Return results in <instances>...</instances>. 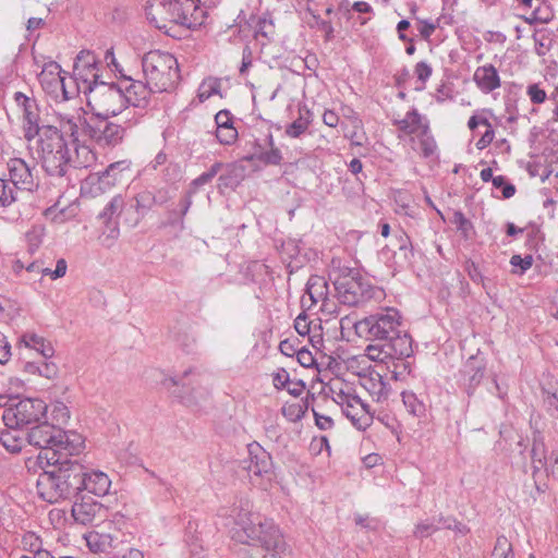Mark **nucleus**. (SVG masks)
Returning a JSON list of instances; mask_svg holds the SVG:
<instances>
[{"label": "nucleus", "mask_w": 558, "mask_h": 558, "mask_svg": "<svg viewBox=\"0 0 558 558\" xmlns=\"http://www.w3.org/2000/svg\"><path fill=\"white\" fill-rule=\"evenodd\" d=\"M324 450L330 456V446L326 436L314 437L310 444V451L313 456L320 454Z\"/></svg>", "instance_id": "bf43d9fd"}, {"label": "nucleus", "mask_w": 558, "mask_h": 558, "mask_svg": "<svg viewBox=\"0 0 558 558\" xmlns=\"http://www.w3.org/2000/svg\"><path fill=\"white\" fill-rule=\"evenodd\" d=\"M265 145L269 149L259 144L257 141L254 142V151L243 158L246 161H259L265 166H280L283 156L281 150L275 146L274 136L271 133L266 135Z\"/></svg>", "instance_id": "4be33fe9"}, {"label": "nucleus", "mask_w": 558, "mask_h": 558, "mask_svg": "<svg viewBox=\"0 0 558 558\" xmlns=\"http://www.w3.org/2000/svg\"><path fill=\"white\" fill-rule=\"evenodd\" d=\"M359 383L374 400L381 401L387 399L389 387L377 369L371 367L363 369L359 373Z\"/></svg>", "instance_id": "412c9836"}, {"label": "nucleus", "mask_w": 558, "mask_h": 558, "mask_svg": "<svg viewBox=\"0 0 558 558\" xmlns=\"http://www.w3.org/2000/svg\"><path fill=\"white\" fill-rule=\"evenodd\" d=\"M344 402L347 403V408H343V414L347 418H355L359 414L357 412L352 413L349 409H354L356 405H360L366 413H369L368 405L362 401V399L357 396L347 395L341 397V405L343 407Z\"/></svg>", "instance_id": "09e8293b"}, {"label": "nucleus", "mask_w": 558, "mask_h": 558, "mask_svg": "<svg viewBox=\"0 0 558 558\" xmlns=\"http://www.w3.org/2000/svg\"><path fill=\"white\" fill-rule=\"evenodd\" d=\"M547 475H551L558 481V450H553L549 454V461L544 468Z\"/></svg>", "instance_id": "774afa93"}, {"label": "nucleus", "mask_w": 558, "mask_h": 558, "mask_svg": "<svg viewBox=\"0 0 558 558\" xmlns=\"http://www.w3.org/2000/svg\"><path fill=\"white\" fill-rule=\"evenodd\" d=\"M22 544L25 549H28L33 555H36L37 550H41V539L33 532H27L23 535Z\"/></svg>", "instance_id": "052dcab7"}, {"label": "nucleus", "mask_w": 558, "mask_h": 558, "mask_svg": "<svg viewBox=\"0 0 558 558\" xmlns=\"http://www.w3.org/2000/svg\"><path fill=\"white\" fill-rule=\"evenodd\" d=\"M247 459L243 460V468L251 477L270 481L272 476V459L259 444L253 441L247 445Z\"/></svg>", "instance_id": "4468645a"}, {"label": "nucleus", "mask_w": 558, "mask_h": 558, "mask_svg": "<svg viewBox=\"0 0 558 558\" xmlns=\"http://www.w3.org/2000/svg\"><path fill=\"white\" fill-rule=\"evenodd\" d=\"M59 367L53 362H48L45 360L43 363H39L38 375L45 377L47 379H54L58 377Z\"/></svg>", "instance_id": "e2e57ef3"}, {"label": "nucleus", "mask_w": 558, "mask_h": 558, "mask_svg": "<svg viewBox=\"0 0 558 558\" xmlns=\"http://www.w3.org/2000/svg\"><path fill=\"white\" fill-rule=\"evenodd\" d=\"M526 95L533 105H542L547 99V93L541 83H532L526 86Z\"/></svg>", "instance_id": "603ef678"}, {"label": "nucleus", "mask_w": 558, "mask_h": 558, "mask_svg": "<svg viewBox=\"0 0 558 558\" xmlns=\"http://www.w3.org/2000/svg\"><path fill=\"white\" fill-rule=\"evenodd\" d=\"M44 229L41 227H33L25 234V241L27 244V251L29 254H34L43 243Z\"/></svg>", "instance_id": "8fccbe9b"}, {"label": "nucleus", "mask_w": 558, "mask_h": 558, "mask_svg": "<svg viewBox=\"0 0 558 558\" xmlns=\"http://www.w3.org/2000/svg\"><path fill=\"white\" fill-rule=\"evenodd\" d=\"M510 265L514 268L512 270L513 274L523 275L532 267L533 256L531 254H527L524 257H522L519 254H514L510 258Z\"/></svg>", "instance_id": "3c124183"}, {"label": "nucleus", "mask_w": 558, "mask_h": 558, "mask_svg": "<svg viewBox=\"0 0 558 558\" xmlns=\"http://www.w3.org/2000/svg\"><path fill=\"white\" fill-rule=\"evenodd\" d=\"M520 19H522L529 25L548 24L554 19V12L547 5L537 7L532 11L530 15H521Z\"/></svg>", "instance_id": "a19ab883"}, {"label": "nucleus", "mask_w": 558, "mask_h": 558, "mask_svg": "<svg viewBox=\"0 0 558 558\" xmlns=\"http://www.w3.org/2000/svg\"><path fill=\"white\" fill-rule=\"evenodd\" d=\"M223 162L216 161L210 168L195 178L190 185V194H195L202 186L210 183L222 171Z\"/></svg>", "instance_id": "c9c22d12"}, {"label": "nucleus", "mask_w": 558, "mask_h": 558, "mask_svg": "<svg viewBox=\"0 0 558 558\" xmlns=\"http://www.w3.org/2000/svg\"><path fill=\"white\" fill-rule=\"evenodd\" d=\"M530 423L531 427L534 429L531 458L533 464V476L535 477V475L547 465L549 456H547L544 436L537 427V421H535V425H532V421H530Z\"/></svg>", "instance_id": "c85d7f7f"}, {"label": "nucleus", "mask_w": 558, "mask_h": 558, "mask_svg": "<svg viewBox=\"0 0 558 558\" xmlns=\"http://www.w3.org/2000/svg\"><path fill=\"white\" fill-rule=\"evenodd\" d=\"M47 404L41 399H20L14 408L3 410L1 418H41L46 415Z\"/></svg>", "instance_id": "6ab92c4d"}, {"label": "nucleus", "mask_w": 558, "mask_h": 558, "mask_svg": "<svg viewBox=\"0 0 558 558\" xmlns=\"http://www.w3.org/2000/svg\"><path fill=\"white\" fill-rule=\"evenodd\" d=\"M402 401L407 411L413 416H424L426 414V404L412 391L402 392Z\"/></svg>", "instance_id": "4c0bfd02"}, {"label": "nucleus", "mask_w": 558, "mask_h": 558, "mask_svg": "<svg viewBox=\"0 0 558 558\" xmlns=\"http://www.w3.org/2000/svg\"><path fill=\"white\" fill-rule=\"evenodd\" d=\"M131 166L132 161L129 159L110 163L98 174V190L106 192L117 185L124 178V173L131 171Z\"/></svg>", "instance_id": "393cba45"}, {"label": "nucleus", "mask_w": 558, "mask_h": 558, "mask_svg": "<svg viewBox=\"0 0 558 558\" xmlns=\"http://www.w3.org/2000/svg\"><path fill=\"white\" fill-rule=\"evenodd\" d=\"M464 271L468 274L469 278L476 284H481L483 288H486L485 277L483 276L480 267L475 262L471 259H466L464 263Z\"/></svg>", "instance_id": "864d4df0"}, {"label": "nucleus", "mask_w": 558, "mask_h": 558, "mask_svg": "<svg viewBox=\"0 0 558 558\" xmlns=\"http://www.w3.org/2000/svg\"><path fill=\"white\" fill-rule=\"evenodd\" d=\"M0 442L10 452H20L27 442V425L31 421H2Z\"/></svg>", "instance_id": "a211bd4d"}, {"label": "nucleus", "mask_w": 558, "mask_h": 558, "mask_svg": "<svg viewBox=\"0 0 558 558\" xmlns=\"http://www.w3.org/2000/svg\"><path fill=\"white\" fill-rule=\"evenodd\" d=\"M17 190L8 180L0 178V206L8 207L16 201Z\"/></svg>", "instance_id": "49530a36"}, {"label": "nucleus", "mask_w": 558, "mask_h": 558, "mask_svg": "<svg viewBox=\"0 0 558 558\" xmlns=\"http://www.w3.org/2000/svg\"><path fill=\"white\" fill-rule=\"evenodd\" d=\"M34 422L37 424L32 427L27 426V444L50 451L60 427L51 424L49 421Z\"/></svg>", "instance_id": "aec40b11"}, {"label": "nucleus", "mask_w": 558, "mask_h": 558, "mask_svg": "<svg viewBox=\"0 0 558 558\" xmlns=\"http://www.w3.org/2000/svg\"><path fill=\"white\" fill-rule=\"evenodd\" d=\"M21 343H23L26 348H31L39 352L45 360L52 357L54 354V349L51 343L48 342L45 338L33 332L24 333L21 337Z\"/></svg>", "instance_id": "2f4dec72"}, {"label": "nucleus", "mask_w": 558, "mask_h": 558, "mask_svg": "<svg viewBox=\"0 0 558 558\" xmlns=\"http://www.w3.org/2000/svg\"><path fill=\"white\" fill-rule=\"evenodd\" d=\"M74 472L78 478V492L86 490L98 497L109 493L111 481L106 473L95 470L86 472L81 463H74Z\"/></svg>", "instance_id": "2eb2a0df"}, {"label": "nucleus", "mask_w": 558, "mask_h": 558, "mask_svg": "<svg viewBox=\"0 0 558 558\" xmlns=\"http://www.w3.org/2000/svg\"><path fill=\"white\" fill-rule=\"evenodd\" d=\"M9 181L16 190L34 192L39 185L37 163L22 158H10L7 162Z\"/></svg>", "instance_id": "9d476101"}, {"label": "nucleus", "mask_w": 558, "mask_h": 558, "mask_svg": "<svg viewBox=\"0 0 558 558\" xmlns=\"http://www.w3.org/2000/svg\"><path fill=\"white\" fill-rule=\"evenodd\" d=\"M117 538L118 536L111 534L90 533L86 541L90 550L106 553L109 556V551L114 549Z\"/></svg>", "instance_id": "473e14b6"}, {"label": "nucleus", "mask_w": 558, "mask_h": 558, "mask_svg": "<svg viewBox=\"0 0 558 558\" xmlns=\"http://www.w3.org/2000/svg\"><path fill=\"white\" fill-rule=\"evenodd\" d=\"M170 22L196 28L202 26L206 19V11L195 0H169Z\"/></svg>", "instance_id": "f8f14e48"}, {"label": "nucleus", "mask_w": 558, "mask_h": 558, "mask_svg": "<svg viewBox=\"0 0 558 558\" xmlns=\"http://www.w3.org/2000/svg\"><path fill=\"white\" fill-rule=\"evenodd\" d=\"M52 471H44L36 482L37 494L43 500L54 504L78 493V478L74 472V463L53 465Z\"/></svg>", "instance_id": "423d86ee"}, {"label": "nucleus", "mask_w": 558, "mask_h": 558, "mask_svg": "<svg viewBox=\"0 0 558 558\" xmlns=\"http://www.w3.org/2000/svg\"><path fill=\"white\" fill-rule=\"evenodd\" d=\"M336 298L348 306H357L374 296V288L359 269L348 266L333 267L329 272Z\"/></svg>", "instance_id": "20e7f679"}, {"label": "nucleus", "mask_w": 558, "mask_h": 558, "mask_svg": "<svg viewBox=\"0 0 558 558\" xmlns=\"http://www.w3.org/2000/svg\"><path fill=\"white\" fill-rule=\"evenodd\" d=\"M134 201V208L140 217L134 222V226H136L140 219L156 205L155 193L150 190L141 191L135 195Z\"/></svg>", "instance_id": "f704fd0d"}, {"label": "nucleus", "mask_w": 558, "mask_h": 558, "mask_svg": "<svg viewBox=\"0 0 558 558\" xmlns=\"http://www.w3.org/2000/svg\"><path fill=\"white\" fill-rule=\"evenodd\" d=\"M62 78L64 82V88L60 89L57 101L70 100L77 96L81 90L83 92L82 85L75 80L74 76L66 77L63 75Z\"/></svg>", "instance_id": "79ce46f5"}, {"label": "nucleus", "mask_w": 558, "mask_h": 558, "mask_svg": "<svg viewBox=\"0 0 558 558\" xmlns=\"http://www.w3.org/2000/svg\"><path fill=\"white\" fill-rule=\"evenodd\" d=\"M101 511L102 505L89 496L77 498L71 509L74 521L82 525L92 524Z\"/></svg>", "instance_id": "5701e85b"}, {"label": "nucleus", "mask_w": 558, "mask_h": 558, "mask_svg": "<svg viewBox=\"0 0 558 558\" xmlns=\"http://www.w3.org/2000/svg\"><path fill=\"white\" fill-rule=\"evenodd\" d=\"M119 82L122 95L125 96V107L145 108L148 105L150 94L155 93L147 82L133 80L131 76L121 75Z\"/></svg>", "instance_id": "dca6fc26"}, {"label": "nucleus", "mask_w": 558, "mask_h": 558, "mask_svg": "<svg viewBox=\"0 0 558 558\" xmlns=\"http://www.w3.org/2000/svg\"><path fill=\"white\" fill-rule=\"evenodd\" d=\"M395 239L397 240L399 255L402 259L399 266L404 267L410 265L413 257V248L410 236L401 230L395 234Z\"/></svg>", "instance_id": "e433bc0d"}, {"label": "nucleus", "mask_w": 558, "mask_h": 558, "mask_svg": "<svg viewBox=\"0 0 558 558\" xmlns=\"http://www.w3.org/2000/svg\"><path fill=\"white\" fill-rule=\"evenodd\" d=\"M88 105L94 102L98 108L104 109V116H117L125 108V96L122 95L121 85L117 83L100 82L88 87Z\"/></svg>", "instance_id": "1a4fd4ad"}, {"label": "nucleus", "mask_w": 558, "mask_h": 558, "mask_svg": "<svg viewBox=\"0 0 558 558\" xmlns=\"http://www.w3.org/2000/svg\"><path fill=\"white\" fill-rule=\"evenodd\" d=\"M220 515L233 520L232 538L235 542L264 551L260 556L252 551L246 558H282L284 541L279 526L272 519L255 511L248 498H239L230 509L221 510Z\"/></svg>", "instance_id": "7ed1b4c3"}, {"label": "nucleus", "mask_w": 558, "mask_h": 558, "mask_svg": "<svg viewBox=\"0 0 558 558\" xmlns=\"http://www.w3.org/2000/svg\"><path fill=\"white\" fill-rule=\"evenodd\" d=\"M452 222L456 225L457 229L463 233L464 236H468L469 233L473 230L472 222L464 216L462 211H454Z\"/></svg>", "instance_id": "6e6d98bb"}, {"label": "nucleus", "mask_w": 558, "mask_h": 558, "mask_svg": "<svg viewBox=\"0 0 558 558\" xmlns=\"http://www.w3.org/2000/svg\"><path fill=\"white\" fill-rule=\"evenodd\" d=\"M414 73H415L417 80L422 83V86L416 88V89L421 90L424 88L425 83L430 77V75L433 73V69L427 62L421 61V62L416 63Z\"/></svg>", "instance_id": "680f3d73"}, {"label": "nucleus", "mask_w": 558, "mask_h": 558, "mask_svg": "<svg viewBox=\"0 0 558 558\" xmlns=\"http://www.w3.org/2000/svg\"><path fill=\"white\" fill-rule=\"evenodd\" d=\"M274 34V24L266 19H259L255 28V36L269 38Z\"/></svg>", "instance_id": "0e129e2a"}, {"label": "nucleus", "mask_w": 558, "mask_h": 558, "mask_svg": "<svg viewBox=\"0 0 558 558\" xmlns=\"http://www.w3.org/2000/svg\"><path fill=\"white\" fill-rule=\"evenodd\" d=\"M312 119L313 113L310 110L300 109L299 117L286 126V135L291 138L301 137L307 131L310 124L312 123Z\"/></svg>", "instance_id": "72a5a7b5"}, {"label": "nucleus", "mask_w": 558, "mask_h": 558, "mask_svg": "<svg viewBox=\"0 0 558 558\" xmlns=\"http://www.w3.org/2000/svg\"><path fill=\"white\" fill-rule=\"evenodd\" d=\"M64 74L58 63L51 62L44 68L38 76L43 89L56 101L60 89L64 88L62 78Z\"/></svg>", "instance_id": "b1692460"}, {"label": "nucleus", "mask_w": 558, "mask_h": 558, "mask_svg": "<svg viewBox=\"0 0 558 558\" xmlns=\"http://www.w3.org/2000/svg\"><path fill=\"white\" fill-rule=\"evenodd\" d=\"M109 558H144V554L117 538L114 549L109 551Z\"/></svg>", "instance_id": "37998d69"}, {"label": "nucleus", "mask_w": 558, "mask_h": 558, "mask_svg": "<svg viewBox=\"0 0 558 558\" xmlns=\"http://www.w3.org/2000/svg\"><path fill=\"white\" fill-rule=\"evenodd\" d=\"M473 80L484 94H489L501 85L499 73L493 64L478 66L474 72Z\"/></svg>", "instance_id": "cd10ccee"}, {"label": "nucleus", "mask_w": 558, "mask_h": 558, "mask_svg": "<svg viewBox=\"0 0 558 558\" xmlns=\"http://www.w3.org/2000/svg\"><path fill=\"white\" fill-rule=\"evenodd\" d=\"M14 101L23 112V132L26 141L31 142L36 136H40L39 143L41 144L44 137V130L48 125H39V107L35 98L26 96L22 92L14 93Z\"/></svg>", "instance_id": "9b49d317"}, {"label": "nucleus", "mask_w": 558, "mask_h": 558, "mask_svg": "<svg viewBox=\"0 0 558 558\" xmlns=\"http://www.w3.org/2000/svg\"><path fill=\"white\" fill-rule=\"evenodd\" d=\"M296 360L303 367H312L315 364L313 353L306 348H300L296 352Z\"/></svg>", "instance_id": "338daca9"}, {"label": "nucleus", "mask_w": 558, "mask_h": 558, "mask_svg": "<svg viewBox=\"0 0 558 558\" xmlns=\"http://www.w3.org/2000/svg\"><path fill=\"white\" fill-rule=\"evenodd\" d=\"M440 529V526L436 522V518L426 519L421 522H418L414 530L413 535L416 538H426L437 532Z\"/></svg>", "instance_id": "de8ad7c7"}, {"label": "nucleus", "mask_w": 558, "mask_h": 558, "mask_svg": "<svg viewBox=\"0 0 558 558\" xmlns=\"http://www.w3.org/2000/svg\"><path fill=\"white\" fill-rule=\"evenodd\" d=\"M216 137L222 145H231L238 138V131L234 126H226L216 130Z\"/></svg>", "instance_id": "5fc2aeb1"}, {"label": "nucleus", "mask_w": 558, "mask_h": 558, "mask_svg": "<svg viewBox=\"0 0 558 558\" xmlns=\"http://www.w3.org/2000/svg\"><path fill=\"white\" fill-rule=\"evenodd\" d=\"M173 386H181L178 397L186 405L207 399L210 393L209 377L193 369L185 371L181 377L168 379ZM167 385V380L165 381Z\"/></svg>", "instance_id": "6e6552de"}, {"label": "nucleus", "mask_w": 558, "mask_h": 558, "mask_svg": "<svg viewBox=\"0 0 558 558\" xmlns=\"http://www.w3.org/2000/svg\"><path fill=\"white\" fill-rule=\"evenodd\" d=\"M60 129L47 126L41 142L43 167L52 177H64L69 169L86 168L94 159L92 150L78 143L92 142L101 148L120 145L131 124L112 122L108 116L87 113L59 114Z\"/></svg>", "instance_id": "f257e3e1"}, {"label": "nucleus", "mask_w": 558, "mask_h": 558, "mask_svg": "<svg viewBox=\"0 0 558 558\" xmlns=\"http://www.w3.org/2000/svg\"><path fill=\"white\" fill-rule=\"evenodd\" d=\"M142 68L146 82L154 92H169L180 78L178 60L166 51L151 50L145 53Z\"/></svg>", "instance_id": "39448f33"}, {"label": "nucleus", "mask_w": 558, "mask_h": 558, "mask_svg": "<svg viewBox=\"0 0 558 558\" xmlns=\"http://www.w3.org/2000/svg\"><path fill=\"white\" fill-rule=\"evenodd\" d=\"M123 207H124V198L121 195H116L105 206L102 211L99 213L98 217H99V219L102 220V222L111 223V221H117L113 218L121 214Z\"/></svg>", "instance_id": "58836bf2"}, {"label": "nucleus", "mask_w": 558, "mask_h": 558, "mask_svg": "<svg viewBox=\"0 0 558 558\" xmlns=\"http://www.w3.org/2000/svg\"><path fill=\"white\" fill-rule=\"evenodd\" d=\"M169 0H153L145 10L146 17L159 29L167 27L166 22H170V10H168Z\"/></svg>", "instance_id": "7c9ffc66"}, {"label": "nucleus", "mask_w": 558, "mask_h": 558, "mask_svg": "<svg viewBox=\"0 0 558 558\" xmlns=\"http://www.w3.org/2000/svg\"><path fill=\"white\" fill-rule=\"evenodd\" d=\"M417 138L421 156L424 158L434 157L437 153V143L430 133V129L420 132Z\"/></svg>", "instance_id": "ea45409f"}, {"label": "nucleus", "mask_w": 558, "mask_h": 558, "mask_svg": "<svg viewBox=\"0 0 558 558\" xmlns=\"http://www.w3.org/2000/svg\"><path fill=\"white\" fill-rule=\"evenodd\" d=\"M104 223H105V231L102 233V235H104L102 243L107 246H111V244L118 239V236L120 234L118 221H111V223H109V222H104Z\"/></svg>", "instance_id": "4d7b16f0"}, {"label": "nucleus", "mask_w": 558, "mask_h": 558, "mask_svg": "<svg viewBox=\"0 0 558 558\" xmlns=\"http://www.w3.org/2000/svg\"><path fill=\"white\" fill-rule=\"evenodd\" d=\"M486 361L483 356L471 355L460 369L459 384L471 396L484 378Z\"/></svg>", "instance_id": "f3484780"}, {"label": "nucleus", "mask_w": 558, "mask_h": 558, "mask_svg": "<svg viewBox=\"0 0 558 558\" xmlns=\"http://www.w3.org/2000/svg\"><path fill=\"white\" fill-rule=\"evenodd\" d=\"M216 130L225 128V125L233 126V117L229 110H220L215 116Z\"/></svg>", "instance_id": "69168bd1"}, {"label": "nucleus", "mask_w": 558, "mask_h": 558, "mask_svg": "<svg viewBox=\"0 0 558 558\" xmlns=\"http://www.w3.org/2000/svg\"><path fill=\"white\" fill-rule=\"evenodd\" d=\"M245 177V167L233 162L223 163L222 171L218 177V189L223 192L227 189L234 190Z\"/></svg>", "instance_id": "c756f323"}, {"label": "nucleus", "mask_w": 558, "mask_h": 558, "mask_svg": "<svg viewBox=\"0 0 558 558\" xmlns=\"http://www.w3.org/2000/svg\"><path fill=\"white\" fill-rule=\"evenodd\" d=\"M73 76L82 85L83 93L89 95L88 87L100 84L98 74V61L96 56L88 50H82L75 59Z\"/></svg>", "instance_id": "ddd939ff"}, {"label": "nucleus", "mask_w": 558, "mask_h": 558, "mask_svg": "<svg viewBox=\"0 0 558 558\" xmlns=\"http://www.w3.org/2000/svg\"><path fill=\"white\" fill-rule=\"evenodd\" d=\"M221 81L216 77H208L203 81L198 88V99L204 102L214 95H220Z\"/></svg>", "instance_id": "c03bdc74"}, {"label": "nucleus", "mask_w": 558, "mask_h": 558, "mask_svg": "<svg viewBox=\"0 0 558 558\" xmlns=\"http://www.w3.org/2000/svg\"><path fill=\"white\" fill-rule=\"evenodd\" d=\"M392 124L405 135H418L429 128V121L422 116L416 108H412L402 119H393Z\"/></svg>", "instance_id": "bb28decb"}, {"label": "nucleus", "mask_w": 558, "mask_h": 558, "mask_svg": "<svg viewBox=\"0 0 558 558\" xmlns=\"http://www.w3.org/2000/svg\"><path fill=\"white\" fill-rule=\"evenodd\" d=\"M84 448L85 438L80 433L59 428L50 451L45 452L47 464L68 466L69 464L78 463L70 458L78 456Z\"/></svg>", "instance_id": "0eeeda50"}, {"label": "nucleus", "mask_w": 558, "mask_h": 558, "mask_svg": "<svg viewBox=\"0 0 558 558\" xmlns=\"http://www.w3.org/2000/svg\"><path fill=\"white\" fill-rule=\"evenodd\" d=\"M493 185L496 189H500L505 198H510L515 193V186L512 183L507 182L504 175H496L493 179Z\"/></svg>", "instance_id": "13d9d810"}, {"label": "nucleus", "mask_w": 558, "mask_h": 558, "mask_svg": "<svg viewBox=\"0 0 558 558\" xmlns=\"http://www.w3.org/2000/svg\"><path fill=\"white\" fill-rule=\"evenodd\" d=\"M492 558H514L512 544L505 535H499L496 539Z\"/></svg>", "instance_id": "a18cd8bd"}, {"label": "nucleus", "mask_w": 558, "mask_h": 558, "mask_svg": "<svg viewBox=\"0 0 558 558\" xmlns=\"http://www.w3.org/2000/svg\"><path fill=\"white\" fill-rule=\"evenodd\" d=\"M401 315L393 307L380 308L354 324L360 337L375 342L366 347L367 356L373 361L388 359L403 360L413 353L411 336L401 330Z\"/></svg>", "instance_id": "f03ea898"}, {"label": "nucleus", "mask_w": 558, "mask_h": 558, "mask_svg": "<svg viewBox=\"0 0 558 558\" xmlns=\"http://www.w3.org/2000/svg\"><path fill=\"white\" fill-rule=\"evenodd\" d=\"M328 282L327 280L318 275H312L306 282V294L311 304L308 307L322 302V310L327 312H332L330 305H332L328 300Z\"/></svg>", "instance_id": "a878e982"}]
</instances>
